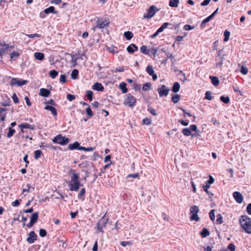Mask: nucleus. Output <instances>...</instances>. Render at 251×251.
Masks as SVG:
<instances>
[{"mask_svg":"<svg viewBox=\"0 0 251 251\" xmlns=\"http://www.w3.org/2000/svg\"><path fill=\"white\" fill-rule=\"evenodd\" d=\"M241 226L247 233H251V219L247 215H242L239 220Z\"/></svg>","mask_w":251,"mask_h":251,"instance_id":"obj_2","label":"nucleus"},{"mask_svg":"<svg viewBox=\"0 0 251 251\" xmlns=\"http://www.w3.org/2000/svg\"><path fill=\"white\" fill-rule=\"evenodd\" d=\"M59 80L62 84L65 83L66 82V77L65 75H61L60 76Z\"/></svg>","mask_w":251,"mask_h":251,"instance_id":"obj_54","label":"nucleus"},{"mask_svg":"<svg viewBox=\"0 0 251 251\" xmlns=\"http://www.w3.org/2000/svg\"><path fill=\"white\" fill-rule=\"evenodd\" d=\"M179 23L175 24L173 25L171 24V26L170 27V28L171 29H176L179 27Z\"/></svg>","mask_w":251,"mask_h":251,"instance_id":"obj_62","label":"nucleus"},{"mask_svg":"<svg viewBox=\"0 0 251 251\" xmlns=\"http://www.w3.org/2000/svg\"><path fill=\"white\" fill-rule=\"evenodd\" d=\"M34 158L35 159H39L42 154V151L40 150H36L34 151Z\"/></svg>","mask_w":251,"mask_h":251,"instance_id":"obj_43","label":"nucleus"},{"mask_svg":"<svg viewBox=\"0 0 251 251\" xmlns=\"http://www.w3.org/2000/svg\"><path fill=\"white\" fill-rule=\"evenodd\" d=\"M10 100L9 98H7V100H5L2 102H1V105L3 106H9V103L10 102Z\"/></svg>","mask_w":251,"mask_h":251,"instance_id":"obj_55","label":"nucleus"},{"mask_svg":"<svg viewBox=\"0 0 251 251\" xmlns=\"http://www.w3.org/2000/svg\"><path fill=\"white\" fill-rule=\"evenodd\" d=\"M45 109L46 110L50 111L51 112V114L54 116H56L57 114V110H56V108H55L54 107H53L51 105H46L45 107Z\"/></svg>","mask_w":251,"mask_h":251,"instance_id":"obj_19","label":"nucleus"},{"mask_svg":"<svg viewBox=\"0 0 251 251\" xmlns=\"http://www.w3.org/2000/svg\"><path fill=\"white\" fill-rule=\"evenodd\" d=\"M37 236L36 234L32 231L29 232L28 237L26 239V241L30 244L33 243L37 240Z\"/></svg>","mask_w":251,"mask_h":251,"instance_id":"obj_10","label":"nucleus"},{"mask_svg":"<svg viewBox=\"0 0 251 251\" xmlns=\"http://www.w3.org/2000/svg\"><path fill=\"white\" fill-rule=\"evenodd\" d=\"M44 12L47 14H49L50 13L56 14L58 13L57 11L55 10V8L52 6H50L49 7L45 9L44 10Z\"/></svg>","mask_w":251,"mask_h":251,"instance_id":"obj_18","label":"nucleus"},{"mask_svg":"<svg viewBox=\"0 0 251 251\" xmlns=\"http://www.w3.org/2000/svg\"><path fill=\"white\" fill-rule=\"evenodd\" d=\"M93 92L91 90H87L86 92V96L87 97L89 100H92L93 99Z\"/></svg>","mask_w":251,"mask_h":251,"instance_id":"obj_38","label":"nucleus"},{"mask_svg":"<svg viewBox=\"0 0 251 251\" xmlns=\"http://www.w3.org/2000/svg\"><path fill=\"white\" fill-rule=\"evenodd\" d=\"M15 132V130L12 127H9L8 132L7 134V137L8 138H10L13 136Z\"/></svg>","mask_w":251,"mask_h":251,"instance_id":"obj_37","label":"nucleus"},{"mask_svg":"<svg viewBox=\"0 0 251 251\" xmlns=\"http://www.w3.org/2000/svg\"><path fill=\"white\" fill-rule=\"evenodd\" d=\"M220 100L226 104L228 103L230 101V99L228 97H225L224 96L220 97Z\"/></svg>","mask_w":251,"mask_h":251,"instance_id":"obj_39","label":"nucleus"},{"mask_svg":"<svg viewBox=\"0 0 251 251\" xmlns=\"http://www.w3.org/2000/svg\"><path fill=\"white\" fill-rule=\"evenodd\" d=\"M233 197L238 203H241L243 201V197L239 192H234L233 193Z\"/></svg>","mask_w":251,"mask_h":251,"instance_id":"obj_12","label":"nucleus"},{"mask_svg":"<svg viewBox=\"0 0 251 251\" xmlns=\"http://www.w3.org/2000/svg\"><path fill=\"white\" fill-rule=\"evenodd\" d=\"M52 141L54 143L58 144L62 146H65L69 143L70 140L65 136H62L61 134H58L52 139Z\"/></svg>","mask_w":251,"mask_h":251,"instance_id":"obj_3","label":"nucleus"},{"mask_svg":"<svg viewBox=\"0 0 251 251\" xmlns=\"http://www.w3.org/2000/svg\"><path fill=\"white\" fill-rule=\"evenodd\" d=\"M228 250H229L230 251H235V245L233 244L230 243L228 245L227 249H226L225 250H223V251H228Z\"/></svg>","mask_w":251,"mask_h":251,"instance_id":"obj_36","label":"nucleus"},{"mask_svg":"<svg viewBox=\"0 0 251 251\" xmlns=\"http://www.w3.org/2000/svg\"><path fill=\"white\" fill-rule=\"evenodd\" d=\"M21 53V51H13L10 53V58L11 60H15V58H18Z\"/></svg>","mask_w":251,"mask_h":251,"instance_id":"obj_22","label":"nucleus"},{"mask_svg":"<svg viewBox=\"0 0 251 251\" xmlns=\"http://www.w3.org/2000/svg\"><path fill=\"white\" fill-rule=\"evenodd\" d=\"M210 234L209 231L206 228H203L201 232V235L202 238H205Z\"/></svg>","mask_w":251,"mask_h":251,"instance_id":"obj_29","label":"nucleus"},{"mask_svg":"<svg viewBox=\"0 0 251 251\" xmlns=\"http://www.w3.org/2000/svg\"><path fill=\"white\" fill-rule=\"evenodd\" d=\"M19 127L20 128H28L31 130H34L35 128V126L34 125H31L25 123L19 125Z\"/></svg>","mask_w":251,"mask_h":251,"instance_id":"obj_16","label":"nucleus"},{"mask_svg":"<svg viewBox=\"0 0 251 251\" xmlns=\"http://www.w3.org/2000/svg\"><path fill=\"white\" fill-rule=\"evenodd\" d=\"M205 99L208 100H211L212 97L211 96V93L210 91H206L205 94Z\"/></svg>","mask_w":251,"mask_h":251,"instance_id":"obj_50","label":"nucleus"},{"mask_svg":"<svg viewBox=\"0 0 251 251\" xmlns=\"http://www.w3.org/2000/svg\"><path fill=\"white\" fill-rule=\"evenodd\" d=\"M107 223V220H106L104 217L100 219L97 224V229L102 233L103 232V228L105 226Z\"/></svg>","mask_w":251,"mask_h":251,"instance_id":"obj_9","label":"nucleus"},{"mask_svg":"<svg viewBox=\"0 0 251 251\" xmlns=\"http://www.w3.org/2000/svg\"><path fill=\"white\" fill-rule=\"evenodd\" d=\"M12 98L15 104H17L19 102V99L16 94H14L12 97Z\"/></svg>","mask_w":251,"mask_h":251,"instance_id":"obj_58","label":"nucleus"},{"mask_svg":"<svg viewBox=\"0 0 251 251\" xmlns=\"http://www.w3.org/2000/svg\"><path fill=\"white\" fill-rule=\"evenodd\" d=\"M126 50L128 52L132 53L134 51L138 50V47L134 44H131L127 47Z\"/></svg>","mask_w":251,"mask_h":251,"instance_id":"obj_17","label":"nucleus"},{"mask_svg":"<svg viewBox=\"0 0 251 251\" xmlns=\"http://www.w3.org/2000/svg\"><path fill=\"white\" fill-rule=\"evenodd\" d=\"M133 89L136 91H139L141 89V85L136 82L133 83Z\"/></svg>","mask_w":251,"mask_h":251,"instance_id":"obj_56","label":"nucleus"},{"mask_svg":"<svg viewBox=\"0 0 251 251\" xmlns=\"http://www.w3.org/2000/svg\"><path fill=\"white\" fill-rule=\"evenodd\" d=\"M189 129H190L191 131L196 132L195 133L197 134V136L199 135L198 132L197 130V126L196 125H191Z\"/></svg>","mask_w":251,"mask_h":251,"instance_id":"obj_52","label":"nucleus"},{"mask_svg":"<svg viewBox=\"0 0 251 251\" xmlns=\"http://www.w3.org/2000/svg\"><path fill=\"white\" fill-rule=\"evenodd\" d=\"M86 112L87 114V115L89 117H91L93 116V113L91 109V108L90 107H87L86 109Z\"/></svg>","mask_w":251,"mask_h":251,"instance_id":"obj_57","label":"nucleus"},{"mask_svg":"<svg viewBox=\"0 0 251 251\" xmlns=\"http://www.w3.org/2000/svg\"><path fill=\"white\" fill-rule=\"evenodd\" d=\"M9 46L3 42V47L0 50V57L5 52V51L8 49Z\"/></svg>","mask_w":251,"mask_h":251,"instance_id":"obj_31","label":"nucleus"},{"mask_svg":"<svg viewBox=\"0 0 251 251\" xmlns=\"http://www.w3.org/2000/svg\"><path fill=\"white\" fill-rule=\"evenodd\" d=\"M94 150V148L93 147H90L89 148H85L84 147L81 146V147L79 148V150H82L86 151H92Z\"/></svg>","mask_w":251,"mask_h":251,"instance_id":"obj_48","label":"nucleus"},{"mask_svg":"<svg viewBox=\"0 0 251 251\" xmlns=\"http://www.w3.org/2000/svg\"><path fill=\"white\" fill-rule=\"evenodd\" d=\"M146 72L148 73V74L151 75H153V73H154V71L153 70V67L151 65H148L146 68Z\"/></svg>","mask_w":251,"mask_h":251,"instance_id":"obj_32","label":"nucleus"},{"mask_svg":"<svg viewBox=\"0 0 251 251\" xmlns=\"http://www.w3.org/2000/svg\"><path fill=\"white\" fill-rule=\"evenodd\" d=\"M34 57L37 60L42 61L44 59L45 55L42 52H36L34 53Z\"/></svg>","mask_w":251,"mask_h":251,"instance_id":"obj_21","label":"nucleus"},{"mask_svg":"<svg viewBox=\"0 0 251 251\" xmlns=\"http://www.w3.org/2000/svg\"><path fill=\"white\" fill-rule=\"evenodd\" d=\"M151 85V84L149 82L144 84L142 87L143 90L145 91H148L150 89Z\"/></svg>","mask_w":251,"mask_h":251,"instance_id":"obj_45","label":"nucleus"},{"mask_svg":"<svg viewBox=\"0 0 251 251\" xmlns=\"http://www.w3.org/2000/svg\"><path fill=\"white\" fill-rule=\"evenodd\" d=\"M34 187L30 186L29 184H27L25 188L23 189V194L25 192L30 193L34 190Z\"/></svg>","mask_w":251,"mask_h":251,"instance_id":"obj_23","label":"nucleus"},{"mask_svg":"<svg viewBox=\"0 0 251 251\" xmlns=\"http://www.w3.org/2000/svg\"><path fill=\"white\" fill-rule=\"evenodd\" d=\"M247 211L249 215H251V203H249L247 207Z\"/></svg>","mask_w":251,"mask_h":251,"instance_id":"obj_64","label":"nucleus"},{"mask_svg":"<svg viewBox=\"0 0 251 251\" xmlns=\"http://www.w3.org/2000/svg\"><path fill=\"white\" fill-rule=\"evenodd\" d=\"M109 22H107L106 20L103 21L101 22H100L99 20L97 22L96 25L94 27L93 29L95 30L96 28L102 29L104 28L105 26H107Z\"/></svg>","mask_w":251,"mask_h":251,"instance_id":"obj_11","label":"nucleus"},{"mask_svg":"<svg viewBox=\"0 0 251 251\" xmlns=\"http://www.w3.org/2000/svg\"><path fill=\"white\" fill-rule=\"evenodd\" d=\"M157 91L159 93V97H166L169 94V89L165 85H162L157 89Z\"/></svg>","mask_w":251,"mask_h":251,"instance_id":"obj_7","label":"nucleus"},{"mask_svg":"<svg viewBox=\"0 0 251 251\" xmlns=\"http://www.w3.org/2000/svg\"><path fill=\"white\" fill-rule=\"evenodd\" d=\"M140 51L145 54L149 55L150 52L149 50L147 49V47L146 46H142L141 47L140 49Z\"/></svg>","mask_w":251,"mask_h":251,"instance_id":"obj_34","label":"nucleus"},{"mask_svg":"<svg viewBox=\"0 0 251 251\" xmlns=\"http://www.w3.org/2000/svg\"><path fill=\"white\" fill-rule=\"evenodd\" d=\"M27 82V80L18 79L17 86H22L24 85H25Z\"/></svg>","mask_w":251,"mask_h":251,"instance_id":"obj_41","label":"nucleus"},{"mask_svg":"<svg viewBox=\"0 0 251 251\" xmlns=\"http://www.w3.org/2000/svg\"><path fill=\"white\" fill-rule=\"evenodd\" d=\"M125 37L128 40H130L133 37V33L130 31H126L124 34Z\"/></svg>","mask_w":251,"mask_h":251,"instance_id":"obj_35","label":"nucleus"},{"mask_svg":"<svg viewBox=\"0 0 251 251\" xmlns=\"http://www.w3.org/2000/svg\"><path fill=\"white\" fill-rule=\"evenodd\" d=\"M215 210L214 209H212L210 211L209 215V217L211 221H214L215 220V214H214Z\"/></svg>","mask_w":251,"mask_h":251,"instance_id":"obj_51","label":"nucleus"},{"mask_svg":"<svg viewBox=\"0 0 251 251\" xmlns=\"http://www.w3.org/2000/svg\"><path fill=\"white\" fill-rule=\"evenodd\" d=\"M159 11V9L155 5H151L147 10V14H144L143 18L144 19H151L155 13Z\"/></svg>","mask_w":251,"mask_h":251,"instance_id":"obj_6","label":"nucleus"},{"mask_svg":"<svg viewBox=\"0 0 251 251\" xmlns=\"http://www.w3.org/2000/svg\"><path fill=\"white\" fill-rule=\"evenodd\" d=\"M50 94V91L45 88H42L40 90V95L44 97H47Z\"/></svg>","mask_w":251,"mask_h":251,"instance_id":"obj_20","label":"nucleus"},{"mask_svg":"<svg viewBox=\"0 0 251 251\" xmlns=\"http://www.w3.org/2000/svg\"><path fill=\"white\" fill-rule=\"evenodd\" d=\"M179 2V0H170L169 5L172 7H177Z\"/></svg>","mask_w":251,"mask_h":251,"instance_id":"obj_26","label":"nucleus"},{"mask_svg":"<svg viewBox=\"0 0 251 251\" xmlns=\"http://www.w3.org/2000/svg\"><path fill=\"white\" fill-rule=\"evenodd\" d=\"M229 36H230V32H229L227 30H226L224 32L225 38H224V41L225 42L227 41L229 39Z\"/></svg>","mask_w":251,"mask_h":251,"instance_id":"obj_47","label":"nucleus"},{"mask_svg":"<svg viewBox=\"0 0 251 251\" xmlns=\"http://www.w3.org/2000/svg\"><path fill=\"white\" fill-rule=\"evenodd\" d=\"M67 99L70 101H72L75 99V96L70 94H67Z\"/></svg>","mask_w":251,"mask_h":251,"instance_id":"obj_61","label":"nucleus"},{"mask_svg":"<svg viewBox=\"0 0 251 251\" xmlns=\"http://www.w3.org/2000/svg\"><path fill=\"white\" fill-rule=\"evenodd\" d=\"M18 79V78H12L10 82V84L12 86L17 85Z\"/></svg>","mask_w":251,"mask_h":251,"instance_id":"obj_59","label":"nucleus"},{"mask_svg":"<svg viewBox=\"0 0 251 251\" xmlns=\"http://www.w3.org/2000/svg\"><path fill=\"white\" fill-rule=\"evenodd\" d=\"M86 193L85 189L83 188L81 189L80 193L78 194V198L79 200H84Z\"/></svg>","mask_w":251,"mask_h":251,"instance_id":"obj_28","label":"nucleus"},{"mask_svg":"<svg viewBox=\"0 0 251 251\" xmlns=\"http://www.w3.org/2000/svg\"><path fill=\"white\" fill-rule=\"evenodd\" d=\"M212 18H213L212 17V16L211 15H210L208 17H207V18H206L205 19H204L202 21V22L201 23V27H203V24H206L209 21H210Z\"/></svg>","mask_w":251,"mask_h":251,"instance_id":"obj_44","label":"nucleus"},{"mask_svg":"<svg viewBox=\"0 0 251 251\" xmlns=\"http://www.w3.org/2000/svg\"><path fill=\"white\" fill-rule=\"evenodd\" d=\"M180 96L177 94L174 95L172 96V100L175 103H177L179 100Z\"/></svg>","mask_w":251,"mask_h":251,"instance_id":"obj_42","label":"nucleus"},{"mask_svg":"<svg viewBox=\"0 0 251 251\" xmlns=\"http://www.w3.org/2000/svg\"><path fill=\"white\" fill-rule=\"evenodd\" d=\"M80 147H81V146H80L79 143L78 142L76 141L73 144H69L67 148L68 150H69L73 151L75 150H79Z\"/></svg>","mask_w":251,"mask_h":251,"instance_id":"obj_13","label":"nucleus"},{"mask_svg":"<svg viewBox=\"0 0 251 251\" xmlns=\"http://www.w3.org/2000/svg\"><path fill=\"white\" fill-rule=\"evenodd\" d=\"M136 102V98L130 94L126 95V98L124 101V104L125 105H128L131 107L134 106L135 105Z\"/></svg>","mask_w":251,"mask_h":251,"instance_id":"obj_4","label":"nucleus"},{"mask_svg":"<svg viewBox=\"0 0 251 251\" xmlns=\"http://www.w3.org/2000/svg\"><path fill=\"white\" fill-rule=\"evenodd\" d=\"M182 133L185 136H191L192 137L197 136V134H192L190 129L188 128H184L182 130Z\"/></svg>","mask_w":251,"mask_h":251,"instance_id":"obj_15","label":"nucleus"},{"mask_svg":"<svg viewBox=\"0 0 251 251\" xmlns=\"http://www.w3.org/2000/svg\"><path fill=\"white\" fill-rule=\"evenodd\" d=\"M148 111L153 116H156L157 113L156 112V111L154 109L150 108L148 109Z\"/></svg>","mask_w":251,"mask_h":251,"instance_id":"obj_63","label":"nucleus"},{"mask_svg":"<svg viewBox=\"0 0 251 251\" xmlns=\"http://www.w3.org/2000/svg\"><path fill=\"white\" fill-rule=\"evenodd\" d=\"M210 78L211 80L212 83L215 86H217L219 84V80L217 77L216 76H210Z\"/></svg>","mask_w":251,"mask_h":251,"instance_id":"obj_25","label":"nucleus"},{"mask_svg":"<svg viewBox=\"0 0 251 251\" xmlns=\"http://www.w3.org/2000/svg\"><path fill=\"white\" fill-rule=\"evenodd\" d=\"M78 71L77 69L73 70L71 73V77L73 79H76L78 78Z\"/></svg>","mask_w":251,"mask_h":251,"instance_id":"obj_33","label":"nucleus"},{"mask_svg":"<svg viewBox=\"0 0 251 251\" xmlns=\"http://www.w3.org/2000/svg\"><path fill=\"white\" fill-rule=\"evenodd\" d=\"M92 89L94 90H97L98 91H103L104 89V87L102 85V84L99 82H96L93 86Z\"/></svg>","mask_w":251,"mask_h":251,"instance_id":"obj_14","label":"nucleus"},{"mask_svg":"<svg viewBox=\"0 0 251 251\" xmlns=\"http://www.w3.org/2000/svg\"><path fill=\"white\" fill-rule=\"evenodd\" d=\"M71 175V180L68 182V186L71 191L77 192L79 188L83 186L79 180V176L76 173L75 170L71 169L70 172Z\"/></svg>","mask_w":251,"mask_h":251,"instance_id":"obj_1","label":"nucleus"},{"mask_svg":"<svg viewBox=\"0 0 251 251\" xmlns=\"http://www.w3.org/2000/svg\"><path fill=\"white\" fill-rule=\"evenodd\" d=\"M39 217V213L38 212H35L32 214L30 217V220L34 224L37 221Z\"/></svg>","mask_w":251,"mask_h":251,"instance_id":"obj_30","label":"nucleus"},{"mask_svg":"<svg viewBox=\"0 0 251 251\" xmlns=\"http://www.w3.org/2000/svg\"><path fill=\"white\" fill-rule=\"evenodd\" d=\"M143 123L146 125H150L151 123V120L149 118H145L143 120Z\"/></svg>","mask_w":251,"mask_h":251,"instance_id":"obj_49","label":"nucleus"},{"mask_svg":"<svg viewBox=\"0 0 251 251\" xmlns=\"http://www.w3.org/2000/svg\"><path fill=\"white\" fill-rule=\"evenodd\" d=\"M199 211V208L197 205H193L190 208V213L192 214L190 217V220L191 221H195L197 222L200 221V218L198 215Z\"/></svg>","mask_w":251,"mask_h":251,"instance_id":"obj_5","label":"nucleus"},{"mask_svg":"<svg viewBox=\"0 0 251 251\" xmlns=\"http://www.w3.org/2000/svg\"><path fill=\"white\" fill-rule=\"evenodd\" d=\"M216 223L219 225L222 224L223 223V217L221 214H218L217 216Z\"/></svg>","mask_w":251,"mask_h":251,"instance_id":"obj_46","label":"nucleus"},{"mask_svg":"<svg viewBox=\"0 0 251 251\" xmlns=\"http://www.w3.org/2000/svg\"><path fill=\"white\" fill-rule=\"evenodd\" d=\"M240 71L242 74L246 75L248 73V69L246 67L242 66Z\"/></svg>","mask_w":251,"mask_h":251,"instance_id":"obj_60","label":"nucleus"},{"mask_svg":"<svg viewBox=\"0 0 251 251\" xmlns=\"http://www.w3.org/2000/svg\"><path fill=\"white\" fill-rule=\"evenodd\" d=\"M224 55L221 54V50H219L218 55L216 56V68H221L223 64Z\"/></svg>","mask_w":251,"mask_h":251,"instance_id":"obj_8","label":"nucleus"},{"mask_svg":"<svg viewBox=\"0 0 251 251\" xmlns=\"http://www.w3.org/2000/svg\"><path fill=\"white\" fill-rule=\"evenodd\" d=\"M39 235L42 237H44L47 235V231L44 229H40L39 230Z\"/></svg>","mask_w":251,"mask_h":251,"instance_id":"obj_53","label":"nucleus"},{"mask_svg":"<svg viewBox=\"0 0 251 251\" xmlns=\"http://www.w3.org/2000/svg\"><path fill=\"white\" fill-rule=\"evenodd\" d=\"M180 89V84L178 82H176L174 83L172 87V91L174 93H177Z\"/></svg>","mask_w":251,"mask_h":251,"instance_id":"obj_27","label":"nucleus"},{"mask_svg":"<svg viewBox=\"0 0 251 251\" xmlns=\"http://www.w3.org/2000/svg\"><path fill=\"white\" fill-rule=\"evenodd\" d=\"M126 84L124 82H122L120 83L119 85V88L122 90V92L124 94L126 93L127 92V89L126 87Z\"/></svg>","mask_w":251,"mask_h":251,"instance_id":"obj_24","label":"nucleus"},{"mask_svg":"<svg viewBox=\"0 0 251 251\" xmlns=\"http://www.w3.org/2000/svg\"><path fill=\"white\" fill-rule=\"evenodd\" d=\"M58 74V73L56 71L52 70L50 72L49 75L52 78H54L57 76Z\"/></svg>","mask_w":251,"mask_h":251,"instance_id":"obj_40","label":"nucleus"}]
</instances>
